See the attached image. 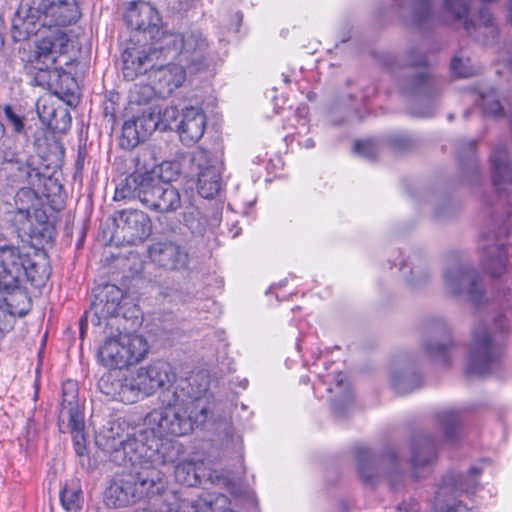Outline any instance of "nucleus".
Listing matches in <instances>:
<instances>
[{
	"instance_id": "nucleus-24",
	"label": "nucleus",
	"mask_w": 512,
	"mask_h": 512,
	"mask_svg": "<svg viewBox=\"0 0 512 512\" xmlns=\"http://www.w3.org/2000/svg\"><path fill=\"white\" fill-rule=\"evenodd\" d=\"M422 381L413 361L408 357L395 361L390 372V384L399 394H406L420 387Z\"/></svg>"
},
{
	"instance_id": "nucleus-40",
	"label": "nucleus",
	"mask_w": 512,
	"mask_h": 512,
	"mask_svg": "<svg viewBox=\"0 0 512 512\" xmlns=\"http://www.w3.org/2000/svg\"><path fill=\"white\" fill-rule=\"evenodd\" d=\"M475 101L481 106L484 115L499 116L502 113V106L499 101L498 93L494 88L486 90H476Z\"/></svg>"
},
{
	"instance_id": "nucleus-45",
	"label": "nucleus",
	"mask_w": 512,
	"mask_h": 512,
	"mask_svg": "<svg viewBox=\"0 0 512 512\" xmlns=\"http://www.w3.org/2000/svg\"><path fill=\"white\" fill-rule=\"evenodd\" d=\"M4 161L6 162H15L18 164V171L20 173V177L29 183H33L34 179H38L39 171L35 167L34 157H30L26 160L20 158H14L13 154H5Z\"/></svg>"
},
{
	"instance_id": "nucleus-41",
	"label": "nucleus",
	"mask_w": 512,
	"mask_h": 512,
	"mask_svg": "<svg viewBox=\"0 0 512 512\" xmlns=\"http://www.w3.org/2000/svg\"><path fill=\"white\" fill-rule=\"evenodd\" d=\"M62 507L67 512H79L83 505V492L78 483L66 485L60 492Z\"/></svg>"
},
{
	"instance_id": "nucleus-14",
	"label": "nucleus",
	"mask_w": 512,
	"mask_h": 512,
	"mask_svg": "<svg viewBox=\"0 0 512 512\" xmlns=\"http://www.w3.org/2000/svg\"><path fill=\"white\" fill-rule=\"evenodd\" d=\"M123 299L122 290L113 284H107L102 287L95 295L91 307L85 312L80 322V334L83 337L85 325L91 322L95 326H100L103 321L110 317H116L120 309V303Z\"/></svg>"
},
{
	"instance_id": "nucleus-42",
	"label": "nucleus",
	"mask_w": 512,
	"mask_h": 512,
	"mask_svg": "<svg viewBox=\"0 0 512 512\" xmlns=\"http://www.w3.org/2000/svg\"><path fill=\"white\" fill-rule=\"evenodd\" d=\"M476 142L474 140H468L461 142L458 148V158L462 169L469 171L473 176L479 174V163L475 155Z\"/></svg>"
},
{
	"instance_id": "nucleus-9",
	"label": "nucleus",
	"mask_w": 512,
	"mask_h": 512,
	"mask_svg": "<svg viewBox=\"0 0 512 512\" xmlns=\"http://www.w3.org/2000/svg\"><path fill=\"white\" fill-rule=\"evenodd\" d=\"M442 13L452 22H462L466 33L475 41L490 45L499 35V25L490 11L483 7L479 10L477 20L469 19L470 2L468 0H442Z\"/></svg>"
},
{
	"instance_id": "nucleus-37",
	"label": "nucleus",
	"mask_w": 512,
	"mask_h": 512,
	"mask_svg": "<svg viewBox=\"0 0 512 512\" xmlns=\"http://www.w3.org/2000/svg\"><path fill=\"white\" fill-rule=\"evenodd\" d=\"M78 403V388L76 382L67 380L62 385V404L59 417H70L81 414Z\"/></svg>"
},
{
	"instance_id": "nucleus-21",
	"label": "nucleus",
	"mask_w": 512,
	"mask_h": 512,
	"mask_svg": "<svg viewBox=\"0 0 512 512\" xmlns=\"http://www.w3.org/2000/svg\"><path fill=\"white\" fill-rule=\"evenodd\" d=\"M327 391L332 394L330 403L334 414L339 418L346 417L353 406V393L346 375L342 372L328 374L322 379Z\"/></svg>"
},
{
	"instance_id": "nucleus-34",
	"label": "nucleus",
	"mask_w": 512,
	"mask_h": 512,
	"mask_svg": "<svg viewBox=\"0 0 512 512\" xmlns=\"http://www.w3.org/2000/svg\"><path fill=\"white\" fill-rule=\"evenodd\" d=\"M219 218L215 216L209 221L197 208L192 207L184 214V222L190 232L195 236H204L210 232L213 227L219 224Z\"/></svg>"
},
{
	"instance_id": "nucleus-62",
	"label": "nucleus",
	"mask_w": 512,
	"mask_h": 512,
	"mask_svg": "<svg viewBox=\"0 0 512 512\" xmlns=\"http://www.w3.org/2000/svg\"><path fill=\"white\" fill-rule=\"evenodd\" d=\"M282 76L284 77V82L285 83H289L290 82V80L288 79V77L286 75L282 74Z\"/></svg>"
},
{
	"instance_id": "nucleus-32",
	"label": "nucleus",
	"mask_w": 512,
	"mask_h": 512,
	"mask_svg": "<svg viewBox=\"0 0 512 512\" xmlns=\"http://www.w3.org/2000/svg\"><path fill=\"white\" fill-rule=\"evenodd\" d=\"M182 446H183V452H185L184 445L182 444ZM183 454L184 453H182L174 463H168V464L162 465V467L176 463L175 469H174V476H175V480L178 483H180L182 485H186L188 487H193V486H197V485L201 484L202 476L200 475L199 470H200V466H202L203 463L202 462L195 463L194 461L188 460V459L180 461V458ZM160 468H161V466L159 467V469Z\"/></svg>"
},
{
	"instance_id": "nucleus-61",
	"label": "nucleus",
	"mask_w": 512,
	"mask_h": 512,
	"mask_svg": "<svg viewBox=\"0 0 512 512\" xmlns=\"http://www.w3.org/2000/svg\"><path fill=\"white\" fill-rule=\"evenodd\" d=\"M3 132H4V129H3L2 124L0 123V138H1V137H2V135H3Z\"/></svg>"
},
{
	"instance_id": "nucleus-33",
	"label": "nucleus",
	"mask_w": 512,
	"mask_h": 512,
	"mask_svg": "<svg viewBox=\"0 0 512 512\" xmlns=\"http://www.w3.org/2000/svg\"><path fill=\"white\" fill-rule=\"evenodd\" d=\"M407 90L409 93L417 95L422 99L434 101V98L441 90V86L439 81L425 70L416 74L411 79Z\"/></svg>"
},
{
	"instance_id": "nucleus-60",
	"label": "nucleus",
	"mask_w": 512,
	"mask_h": 512,
	"mask_svg": "<svg viewBox=\"0 0 512 512\" xmlns=\"http://www.w3.org/2000/svg\"><path fill=\"white\" fill-rule=\"evenodd\" d=\"M443 216H444V213H441V212H436L435 213V217H437V218H441Z\"/></svg>"
},
{
	"instance_id": "nucleus-18",
	"label": "nucleus",
	"mask_w": 512,
	"mask_h": 512,
	"mask_svg": "<svg viewBox=\"0 0 512 512\" xmlns=\"http://www.w3.org/2000/svg\"><path fill=\"white\" fill-rule=\"evenodd\" d=\"M35 44L33 59L40 70L54 68L58 59L68 52L69 38L60 29H48Z\"/></svg>"
},
{
	"instance_id": "nucleus-55",
	"label": "nucleus",
	"mask_w": 512,
	"mask_h": 512,
	"mask_svg": "<svg viewBox=\"0 0 512 512\" xmlns=\"http://www.w3.org/2000/svg\"><path fill=\"white\" fill-rule=\"evenodd\" d=\"M434 108H435V104L433 103L432 106L429 107L428 109H426L424 111L415 112V114H417L418 116H422V117H429L433 114Z\"/></svg>"
},
{
	"instance_id": "nucleus-51",
	"label": "nucleus",
	"mask_w": 512,
	"mask_h": 512,
	"mask_svg": "<svg viewBox=\"0 0 512 512\" xmlns=\"http://www.w3.org/2000/svg\"><path fill=\"white\" fill-rule=\"evenodd\" d=\"M402 65L411 67H424L426 66L425 56L417 49L411 48L407 50L400 59Z\"/></svg>"
},
{
	"instance_id": "nucleus-38",
	"label": "nucleus",
	"mask_w": 512,
	"mask_h": 512,
	"mask_svg": "<svg viewBox=\"0 0 512 512\" xmlns=\"http://www.w3.org/2000/svg\"><path fill=\"white\" fill-rule=\"evenodd\" d=\"M50 100V98L39 99L36 104L37 113L42 123L46 124L49 128L57 129L58 116H60L63 119L67 118L68 121H70L71 117L65 109H56L50 102Z\"/></svg>"
},
{
	"instance_id": "nucleus-8",
	"label": "nucleus",
	"mask_w": 512,
	"mask_h": 512,
	"mask_svg": "<svg viewBox=\"0 0 512 512\" xmlns=\"http://www.w3.org/2000/svg\"><path fill=\"white\" fill-rule=\"evenodd\" d=\"M146 339L135 333L118 331L103 341L98 348V360L110 369H124L141 362L148 352Z\"/></svg>"
},
{
	"instance_id": "nucleus-39",
	"label": "nucleus",
	"mask_w": 512,
	"mask_h": 512,
	"mask_svg": "<svg viewBox=\"0 0 512 512\" xmlns=\"http://www.w3.org/2000/svg\"><path fill=\"white\" fill-rule=\"evenodd\" d=\"M143 397V390L140 381L138 380V373L121 378L119 401L123 403H134Z\"/></svg>"
},
{
	"instance_id": "nucleus-48",
	"label": "nucleus",
	"mask_w": 512,
	"mask_h": 512,
	"mask_svg": "<svg viewBox=\"0 0 512 512\" xmlns=\"http://www.w3.org/2000/svg\"><path fill=\"white\" fill-rule=\"evenodd\" d=\"M144 137L138 130V126L133 119L126 120L122 127L121 144L124 147L130 148L137 146Z\"/></svg>"
},
{
	"instance_id": "nucleus-22",
	"label": "nucleus",
	"mask_w": 512,
	"mask_h": 512,
	"mask_svg": "<svg viewBox=\"0 0 512 512\" xmlns=\"http://www.w3.org/2000/svg\"><path fill=\"white\" fill-rule=\"evenodd\" d=\"M151 260L166 270L185 269L189 262L187 251L173 242H158L149 249Z\"/></svg>"
},
{
	"instance_id": "nucleus-6",
	"label": "nucleus",
	"mask_w": 512,
	"mask_h": 512,
	"mask_svg": "<svg viewBox=\"0 0 512 512\" xmlns=\"http://www.w3.org/2000/svg\"><path fill=\"white\" fill-rule=\"evenodd\" d=\"M50 271L46 264L32 261L28 253L14 245L0 246V290H11L21 286L24 281L36 288L45 284Z\"/></svg>"
},
{
	"instance_id": "nucleus-49",
	"label": "nucleus",
	"mask_w": 512,
	"mask_h": 512,
	"mask_svg": "<svg viewBox=\"0 0 512 512\" xmlns=\"http://www.w3.org/2000/svg\"><path fill=\"white\" fill-rule=\"evenodd\" d=\"M153 110L157 111L159 117V129L166 130L172 129L173 124H178L179 110L174 105L166 106L164 109L157 105H153Z\"/></svg>"
},
{
	"instance_id": "nucleus-1",
	"label": "nucleus",
	"mask_w": 512,
	"mask_h": 512,
	"mask_svg": "<svg viewBox=\"0 0 512 512\" xmlns=\"http://www.w3.org/2000/svg\"><path fill=\"white\" fill-rule=\"evenodd\" d=\"M106 449L110 460L119 466H131L114 476L105 492L108 507L119 508L133 504L145 497L156 498L158 507L167 490V478L160 466L174 463L183 453L182 443L173 439L145 437L144 430L131 428L126 433L107 439Z\"/></svg>"
},
{
	"instance_id": "nucleus-16",
	"label": "nucleus",
	"mask_w": 512,
	"mask_h": 512,
	"mask_svg": "<svg viewBox=\"0 0 512 512\" xmlns=\"http://www.w3.org/2000/svg\"><path fill=\"white\" fill-rule=\"evenodd\" d=\"M167 59L161 55L158 59H153L151 67L145 71L139 72L136 77L149 74V80L156 86L158 96L167 97L173 93L174 90L182 86L186 79L185 65L180 63H168L163 65L162 61Z\"/></svg>"
},
{
	"instance_id": "nucleus-28",
	"label": "nucleus",
	"mask_w": 512,
	"mask_h": 512,
	"mask_svg": "<svg viewBox=\"0 0 512 512\" xmlns=\"http://www.w3.org/2000/svg\"><path fill=\"white\" fill-rule=\"evenodd\" d=\"M434 418L443 441L447 444L455 443L460 436L461 411L454 407H443L435 412Z\"/></svg>"
},
{
	"instance_id": "nucleus-23",
	"label": "nucleus",
	"mask_w": 512,
	"mask_h": 512,
	"mask_svg": "<svg viewBox=\"0 0 512 512\" xmlns=\"http://www.w3.org/2000/svg\"><path fill=\"white\" fill-rule=\"evenodd\" d=\"M176 128L184 145L190 146L200 140L206 128V116L202 108L196 106L184 108Z\"/></svg>"
},
{
	"instance_id": "nucleus-7",
	"label": "nucleus",
	"mask_w": 512,
	"mask_h": 512,
	"mask_svg": "<svg viewBox=\"0 0 512 512\" xmlns=\"http://www.w3.org/2000/svg\"><path fill=\"white\" fill-rule=\"evenodd\" d=\"M483 468L472 466L467 474L448 472L442 476L435 491L432 507L435 512H475L457 498L463 494L468 496L476 493L479 487L478 478Z\"/></svg>"
},
{
	"instance_id": "nucleus-27",
	"label": "nucleus",
	"mask_w": 512,
	"mask_h": 512,
	"mask_svg": "<svg viewBox=\"0 0 512 512\" xmlns=\"http://www.w3.org/2000/svg\"><path fill=\"white\" fill-rule=\"evenodd\" d=\"M433 331L439 333L441 339L438 340L432 336L423 339L421 342L422 352L431 360L446 364L450 360L449 351L453 344L449 329L445 323L441 322L439 325H435Z\"/></svg>"
},
{
	"instance_id": "nucleus-29",
	"label": "nucleus",
	"mask_w": 512,
	"mask_h": 512,
	"mask_svg": "<svg viewBox=\"0 0 512 512\" xmlns=\"http://www.w3.org/2000/svg\"><path fill=\"white\" fill-rule=\"evenodd\" d=\"M36 193L29 188L20 189L15 195L16 213L13 223L19 231L24 233L31 231V209L37 203Z\"/></svg>"
},
{
	"instance_id": "nucleus-50",
	"label": "nucleus",
	"mask_w": 512,
	"mask_h": 512,
	"mask_svg": "<svg viewBox=\"0 0 512 512\" xmlns=\"http://www.w3.org/2000/svg\"><path fill=\"white\" fill-rule=\"evenodd\" d=\"M354 152L367 160H374L378 155L379 147L373 140H362L355 143Z\"/></svg>"
},
{
	"instance_id": "nucleus-2",
	"label": "nucleus",
	"mask_w": 512,
	"mask_h": 512,
	"mask_svg": "<svg viewBox=\"0 0 512 512\" xmlns=\"http://www.w3.org/2000/svg\"><path fill=\"white\" fill-rule=\"evenodd\" d=\"M136 371L143 397L161 390L160 407L144 417L143 427L134 428L144 430L145 437L175 440L202 427L211 417V403L205 397L191 395L186 381L173 385L176 373L168 362L154 361Z\"/></svg>"
},
{
	"instance_id": "nucleus-54",
	"label": "nucleus",
	"mask_w": 512,
	"mask_h": 512,
	"mask_svg": "<svg viewBox=\"0 0 512 512\" xmlns=\"http://www.w3.org/2000/svg\"><path fill=\"white\" fill-rule=\"evenodd\" d=\"M391 144L396 150L401 151L407 149L410 146L411 141L407 136L398 135L392 138Z\"/></svg>"
},
{
	"instance_id": "nucleus-5",
	"label": "nucleus",
	"mask_w": 512,
	"mask_h": 512,
	"mask_svg": "<svg viewBox=\"0 0 512 512\" xmlns=\"http://www.w3.org/2000/svg\"><path fill=\"white\" fill-rule=\"evenodd\" d=\"M17 14L28 35L74 24L81 16L76 0H32L21 4Z\"/></svg>"
},
{
	"instance_id": "nucleus-15",
	"label": "nucleus",
	"mask_w": 512,
	"mask_h": 512,
	"mask_svg": "<svg viewBox=\"0 0 512 512\" xmlns=\"http://www.w3.org/2000/svg\"><path fill=\"white\" fill-rule=\"evenodd\" d=\"M114 221L115 237L128 245L142 243L152 232L151 219L141 210H122L118 212Z\"/></svg>"
},
{
	"instance_id": "nucleus-47",
	"label": "nucleus",
	"mask_w": 512,
	"mask_h": 512,
	"mask_svg": "<svg viewBox=\"0 0 512 512\" xmlns=\"http://www.w3.org/2000/svg\"><path fill=\"white\" fill-rule=\"evenodd\" d=\"M158 91L154 84H135L130 90L129 98L131 103L146 104L152 100Z\"/></svg>"
},
{
	"instance_id": "nucleus-52",
	"label": "nucleus",
	"mask_w": 512,
	"mask_h": 512,
	"mask_svg": "<svg viewBox=\"0 0 512 512\" xmlns=\"http://www.w3.org/2000/svg\"><path fill=\"white\" fill-rule=\"evenodd\" d=\"M4 115L7 125L10 126L15 132L20 133L24 129V118L16 113L11 106H6Z\"/></svg>"
},
{
	"instance_id": "nucleus-12",
	"label": "nucleus",
	"mask_w": 512,
	"mask_h": 512,
	"mask_svg": "<svg viewBox=\"0 0 512 512\" xmlns=\"http://www.w3.org/2000/svg\"><path fill=\"white\" fill-rule=\"evenodd\" d=\"M443 286L447 294L464 297L476 308L488 302L479 274L468 265L455 263L446 267L443 271Z\"/></svg>"
},
{
	"instance_id": "nucleus-46",
	"label": "nucleus",
	"mask_w": 512,
	"mask_h": 512,
	"mask_svg": "<svg viewBox=\"0 0 512 512\" xmlns=\"http://www.w3.org/2000/svg\"><path fill=\"white\" fill-rule=\"evenodd\" d=\"M121 378L113 372L104 373L98 381V389L111 399L119 401Z\"/></svg>"
},
{
	"instance_id": "nucleus-3",
	"label": "nucleus",
	"mask_w": 512,
	"mask_h": 512,
	"mask_svg": "<svg viewBox=\"0 0 512 512\" xmlns=\"http://www.w3.org/2000/svg\"><path fill=\"white\" fill-rule=\"evenodd\" d=\"M208 42L198 31L186 35L175 32L162 33L154 47L128 46L123 54V75L127 80H134L139 72L151 67L153 59L161 55L165 59H176L186 67L198 70L206 59Z\"/></svg>"
},
{
	"instance_id": "nucleus-57",
	"label": "nucleus",
	"mask_w": 512,
	"mask_h": 512,
	"mask_svg": "<svg viewBox=\"0 0 512 512\" xmlns=\"http://www.w3.org/2000/svg\"><path fill=\"white\" fill-rule=\"evenodd\" d=\"M508 11H509V21L512 25V0H510Z\"/></svg>"
},
{
	"instance_id": "nucleus-31",
	"label": "nucleus",
	"mask_w": 512,
	"mask_h": 512,
	"mask_svg": "<svg viewBox=\"0 0 512 512\" xmlns=\"http://www.w3.org/2000/svg\"><path fill=\"white\" fill-rule=\"evenodd\" d=\"M0 293L5 295L1 302L13 319L17 316L22 317L30 311L31 300L21 286L11 290H0Z\"/></svg>"
},
{
	"instance_id": "nucleus-19",
	"label": "nucleus",
	"mask_w": 512,
	"mask_h": 512,
	"mask_svg": "<svg viewBox=\"0 0 512 512\" xmlns=\"http://www.w3.org/2000/svg\"><path fill=\"white\" fill-rule=\"evenodd\" d=\"M125 21L131 29L149 35L152 40L149 47H154L162 33H167L159 27L160 18L157 10L145 1L132 2L125 14Z\"/></svg>"
},
{
	"instance_id": "nucleus-17",
	"label": "nucleus",
	"mask_w": 512,
	"mask_h": 512,
	"mask_svg": "<svg viewBox=\"0 0 512 512\" xmlns=\"http://www.w3.org/2000/svg\"><path fill=\"white\" fill-rule=\"evenodd\" d=\"M146 190L142 191L141 203L150 210L160 213L176 211L181 206L179 190L170 182L163 181L152 174Z\"/></svg>"
},
{
	"instance_id": "nucleus-35",
	"label": "nucleus",
	"mask_w": 512,
	"mask_h": 512,
	"mask_svg": "<svg viewBox=\"0 0 512 512\" xmlns=\"http://www.w3.org/2000/svg\"><path fill=\"white\" fill-rule=\"evenodd\" d=\"M67 422V429L72 436L74 449L77 455L82 456L86 450V439L84 435L83 414H74L70 417H59V426Z\"/></svg>"
},
{
	"instance_id": "nucleus-56",
	"label": "nucleus",
	"mask_w": 512,
	"mask_h": 512,
	"mask_svg": "<svg viewBox=\"0 0 512 512\" xmlns=\"http://www.w3.org/2000/svg\"><path fill=\"white\" fill-rule=\"evenodd\" d=\"M302 145L307 149H311L315 146V142L312 138H308L303 142Z\"/></svg>"
},
{
	"instance_id": "nucleus-11",
	"label": "nucleus",
	"mask_w": 512,
	"mask_h": 512,
	"mask_svg": "<svg viewBox=\"0 0 512 512\" xmlns=\"http://www.w3.org/2000/svg\"><path fill=\"white\" fill-rule=\"evenodd\" d=\"M482 265L492 277H500L512 265V212H509L497 231L483 236Z\"/></svg>"
},
{
	"instance_id": "nucleus-13",
	"label": "nucleus",
	"mask_w": 512,
	"mask_h": 512,
	"mask_svg": "<svg viewBox=\"0 0 512 512\" xmlns=\"http://www.w3.org/2000/svg\"><path fill=\"white\" fill-rule=\"evenodd\" d=\"M191 172L197 177L198 193L213 198L221 189L222 163L207 150L198 147L191 153Z\"/></svg>"
},
{
	"instance_id": "nucleus-30",
	"label": "nucleus",
	"mask_w": 512,
	"mask_h": 512,
	"mask_svg": "<svg viewBox=\"0 0 512 512\" xmlns=\"http://www.w3.org/2000/svg\"><path fill=\"white\" fill-rule=\"evenodd\" d=\"M151 173H132L116 186L114 200H125L137 198L141 201V194L149 184Z\"/></svg>"
},
{
	"instance_id": "nucleus-44",
	"label": "nucleus",
	"mask_w": 512,
	"mask_h": 512,
	"mask_svg": "<svg viewBox=\"0 0 512 512\" xmlns=\"http://www.w3.org/2000/svg\"><path fill=\"white\" fill-rule=\"evenodd\" d=\"M403 278L414 288H418L429 279V273L420 265L410 266L403 262L400 266Z\"/></svg>"
},
{
	"instance_id": "nucleus-10",
	"label": "nucleus",
	"mask_w": 512,
	"mask_h": 512,
	"mask_svg": "<svg viewBox=\"0 0 512 512\" xmlns=\"http://www.w3.org/2000/svg\"><path fill=\"white\" fill-rule=\"evenodd\" d=\"M355 460L358 476L365 485L375 486L382 478H387L391 487L397 489L402 480L400 460L393 450L377 455L360 446L355 449Z\"/></svg>"
},
{
	"instance_id": "nucleus-59",
	"label": "nucleus",
	"mask_w": 512,
	"mask_h": 512,
	"mask_svg": "<svg viewBox=\"0 0 512 512\" xmlns=\"http://www.w3.org/2000/svg\"><path fill=\"white\" fill-rule=\"evenodd\" d=\"M508 68L512 72V52L510 53L509 59H508Z\"/></svg>"
},
{
	"instance_id": "nucleus-58",
	"label": "nucleus",
	"mask_w": 512,
	"mask_h": 512,
	"mask_svg": "<svg viewBox=\"0 0 512 512\" xmlns=\"http://www.w3.org/2000/svg\"><path fill=\"white\" fill-rule=\"evenodd\" d=\"M232 441L238 444L239 446H241L242 444V439L240 436H236L235 438L232 439Z\"/></svg>"
},
{
	"instance_id": "nucleus-63",
	"label": "nucleus",
	"mask_w": 512,
	"mask_h": 512,
	"mask_svg": "<svg viewBox=\"0 0 512 512\" xmlns=\"http://www.w3.org/2000/svg\"><path fill=\"white\" fill-rule=\"evenodd\" d=\"M70 61H71V59H68V60L64 61V63H63V64H64V65H69V64H70Z\"/></svg>"
},
{
	"instance_id": "nucleus-64",
	"label": "nucleus",
	"mask_w": 512,
	"mask_h": 512,
	"mask_svg": "<svg viewBox=\"0 0 512 512\" xmlns=\"http://www.w3.org/2000/svg\"><path fill=\"white\" fill-rule=\"evenodd\" d=\"M469 113H470V111H469V110H468V111H466V112L464 113V117H465V118H466V117H468Z\"/></svg>"
},
{
	"instance_id": "nucleus-36",
	"label": "nucleus",
	"mask_w": 512,
	"mask_h": 512,
	"mask_svg": "<svg viewBox=\"0 0 512 512\" xmlns=\"http://www.w3.org/2000/svg\"><path fill=\"white\" fill-rule=\"evenodd\" d=\"M450 69L455 77L468 78L477 75L481 66L472 60L467 51L460 50L451 59Z\"/></svg>"
},
{
	"instance_id": "nucleus-25",
	"label": "nucleus",
	"mask_w": 512,
	"mask_h": 512,
	"mask_svg": "<svg viewBox=\"0 0 512 512\" xmlns=\"http://www.w3.org/2000/svg\"><path fill=\"white\" fill-rule=\"evenodd\" d=\"M436 459L434 440L430 436L414 439L411 448L410 468L415 479L424 477Z\"/></svg>"
},
{
	"instance_id": "nucleus-4",
	"label": "nucleus",
	"mask_w": 512,
	"mask_h": 512,
	"mask_svg": "<svg viewBox=\"0 0 512 512\" xmlns=\"http://www.w3.org/2000/svg\"><path fill=\"white\" fill-rule=\"evenodd\" d=\"M509 330L506 317L499 316L492 322L478 321L471 330L465 370L469 376H504L503 337Z\"/></svg>"
},
{
	"instance_id": "nucleus-26",
	"label": "nucleus",
	"mask_w": 512,
	"mask_h": 512,
	"mask_svg": "<svg viewBox=\"0 0 512 512\" xmlns=\"http://www.w3.org/2000/svg\"><path fill=\"white\" fill-rule=\"evenodd\" d=\"M491 177L499 193H507L512 188V164L506 147L497 146L490 156Z\"/></svg>"
},
{
	"instance_id": "nucleus-53",
	"label": "nucleus",
	"mask_w": 512,
	"mask_h": 512,
	"mask_svg": "<svg viewBox=\"0 0 512 512\" xmlns=\"http://www.w3.org/2000/svg\"><path fill=\"white\" fill-rule=\"evenodd\" d=\"M396 512H420V505L414 499H410L409 501H403L397 507Z\"/></svg>"
},
{
	"instance_id": "nucleus-43",
	"label": "nucleus",
	"mask_w": 512,
	"mask_h": 512,
	"mask_svg": "<svg viewBox=\"0 0 512 512\" xmlns=\"http://www.w3.org/2000/svg\"><path fill=\"white\" fill-rule=\"evenodd\" d=\"M138 126V130L144 139L148 138L157 128H159V117L157 111L152 106L145 108L142 113L132 118Z\"/></svg>"
},
{
	"instance_id": "nucleus-20",
	"label": "nucleus",
	"mask_w": 512,
	"mask_h": 512,
	"mask_svg": "<svg viewBox=\"0 0 512 512\" xmlns=\"http://www.w3.org/2000/svg\"><path fill=\"white\" fill-rule=\"evenodd\" d=\"M395 13L404 22L420 29L434 25L431 0H393Z\"/></svg>"
}]
</instances>
